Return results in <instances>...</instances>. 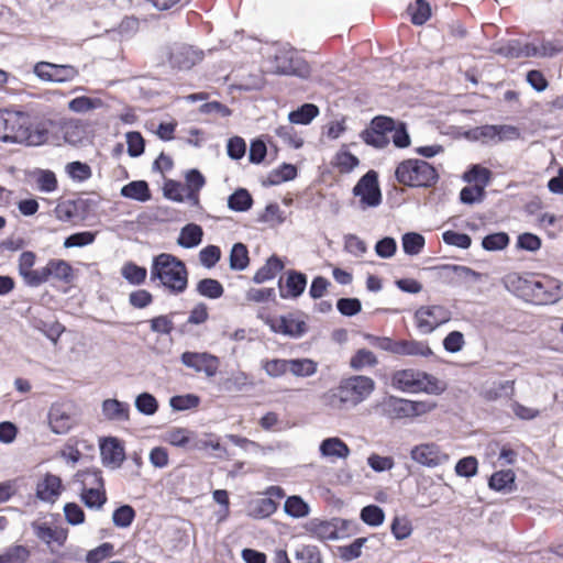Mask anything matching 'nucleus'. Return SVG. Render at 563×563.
Returning <instances> with one entry per match:
<instances>
[{
  "label": "nucleus",
  "mask_w": 563,
  "mask_h": 563,
  "mask_svg": "<svg viewBox=\"0 0 563 563\" xmlns=\"http://www.w3.org/2000/svg\"><path fill=\"white\" fill-rule=\"evenodd\" d=\"M47 130L35 124L24 111L0 109V142L22 146H38L46 142Z\"/></svg>",
  "instance_id": "1"
},
{
  "label": "nucleus",
  "mask_w": 563,
  "mask_h": 563,
  "mask_svg": "<svg viewBox=\"0 0 563 563\" xmlns=\"http://www.w3.org/2000/svg\"><path fill=\"white\" fill-rule=\"evenodd\" d=\"M151 280H158L169 294H183L188 287V271L178 257L161 253L153 258L151 266Z\"/></svg>",
  "instance_id": "2"
},
{
  "label": "nucleus",
  "mask_w": 563,
  "mask_h": 563,
  "mask_svg": "<svg viewBox=\"0 0 563 563\" xmlns=\"http://www.w3.org/2000/svg\"><path fill=\"white\" fill-rule=\"evenodd\" d=\"M375 389L373 378L363 375H354L344 378L339 386L324 395L328 406L334 409H341L345 405L356 406L371 396Z\"/></svg>",
  "instance_id": "3"
},
{
  "label": "nucleus",
  "mask_w": 563,
  "mask_h": 563,
  "mask_svg": "<svg viewBox=\"0 0 563 563\" xmlns=\"http://www.w3.org/2000/svg\"><path fill=\"white\" fill-rule=\"evenodd\" d=\"M391 386L404 393L440 395L445 390V384L427 372L413 368L399 369L391 375Z\"/></svg>",
  "instance_id": "4"
},
{
  "label": "nucleus",
  "mask_w": 563,
  "mask_h": 563,
  "mask_svg": "<svg viewBox=\"0 0 563 563\" xmlns=\"http://www.w3.org/2000/svg\"><path fill=\"white\" fill-rule=\"evenodd\" d=\"M395 177L400 185L413 188H430L439 180L435 167L418 158L400 162L396 167Z\"/></svg>",
  "instance_id": "5"
},
{
  "label": "nucleus",
  "mask_w": 563,
  "mask_h": 563,
  "mask_svg": "<svg viewBox=\"0 0 563 563\" xmlns=\"http://www.w3.org/2000/svg\"><path fill=\"white\" fill-rule=\"evenodd\" d=\"M452 318L451 310L443 305H423L413 313V322L422 334H430Z\"/></svg>",
  "instance_id": "6"
},
{
  "label": "nucleus",
  "mask_w": 563,
  "mask_h": 563,
  "mask_svg": "<svg viewBox=\"0 0 563 563\" xmlns=\"http://www.w3.org/2000/svg\"><path fill=\"white\" fill-rule=\"evenodd\" d=\"M395 129V120L386 115L374 117L369 125L360 134L362 141L375 148H385L389 144L388 133Z\"/></svg>",
  "instance_id": "7"
},
{
  "label": "nucleus",
  "mask_w": 563,
  "mask_h": 563,
  "mask_svg": "<svg viewBox=\"0 0 563 563\" xmlns=\"http://www.w3.org/2000/svg\"><path fill=\"white\" fill-rule=\"evenodd\" d=\"M410 457L419 465L434 468L450 461V454L435 442H424L412 446Z\"/></svg>",
  "instance_id": "8"
},
{
  "label": "nucleus",
  "mask_w": 563,
  "mask_h": 563,
  "mask_svg": "<svg viewBox=\"0 0 563 563\" xmlns=\"http://www.w3.org/2000/svg\"><path fill=\"white\" fill-rule=\"evenodd\" d=\"M275 71L282 75L307 77L310 74L309 64L294 49L279 51L274 58Z\"/></svg>",
  "instance_id": "9"
},
{
  "label": "nucleus",
  "mask_w": 563,
  "mask_h": 563,
  "mask_svg": "<svg viewBox=\"0 0 563 563\" xmlns=\"http://www.w3.org/2000/svg\"><path fill=\"white\" fill-rule=\"evenodd\" d=\"M563 297V283L550 276L534 279L530 302L534 305L554 303Z\"/></svg>",
  "instance_id": "10"
},
{
  "label": "nucleus",
  "mask_w": 563,
  "mask_h": 563,
  "mask_svg": "<svg viewBox=\"0 0 563 563\" xmlns=\"http://www.w3.org/2000/svg\"><path fill=\"white\" fill-rule=\"evenodd\" d=\"M353 195L361 198L360 202L363 208L377 207L382 202L377 173L368 170L363 175L354 186Z\"/></svg>",
  "instance_id": "11"
},
{
  "label": "nucleus",
  "mask_w": 563,
  "mask_h": 563,
  "mask_svg": "<svg viewBox=\"0 0 563 563\" xmlns=\"http://www.w3.org/2000/svg\"><path fill=\"white\" fill-rule=\"evenodd\" d=\"M265 497L251 504L250 516L255 519H265L275 514L280 500L286 496L285 490L277 485L268 486L263 493Z\"/></svg>",
  "instance_id": "12"
},
{
  "label": "nucleus",
  "mask_w": 563,
  "mask_h": 563,
  "mask_svg": "<svg viewBox=\"0 0 563 563\" xmlns=\"http://www.w3.org/2000/svg\"><path fill=\"white\" fill-rule=\"evenodd\" d=\"M33 71L42 80L56 82L70 81L79 75L75 66L58 65L48 62L36 63Z\"/></svg>",
  "instance_id": "13"
},
{
  "label": "nucleus",
  "mask_w": 563,
  "mask_h": 563,
  "mask_svg": "<svg viewBox=\"0 0 563 563\" xmlns=\"http://www.w3.org/2000/svg\"><path fill=\"white\" fill-rule=\"evenodd\" d=\"M48 424L56 434L69 432L77 424L71 406L64 402L53 404L48 410Z\"/></svg>",
  "instance_id": "14"
},
{
  "label": "nucleus",
  "mask_w": 563,
  "mask_h": 563,
  "mask_svg": "<svg viewBox=\"0 0 563 563\" xmlns=\"http://www.w3.org/2000/svg\"><path fill=\"white\" fill-rule=\"evenodd\" d=\"M180 358L185 366L197 373H203L207 377H213L219 372L220 360L210 353L187 351L181 354Z\"/></svg>",
  "instance_id": "15"
},
{
  "label": "nucleus",
  "mask_w": 563,
  "mask_h": 563,
  "mask_svg": "<svg viewBox=\"0 0 563 563\" xmlns=\"http://www.w3.org/2000/svg\"><path fill=\"white\" fill-rule=\"evenodd\" d=\"M74 276V268L67 261L52 258L41 268L40 286L47 283L49 278L69 284Z\"/></svg>",
  "instance_id": "16"
},
{
  "label": "nucleus",
  "mask_w": 563,
  "mask_h": 563,
  "mask_svg": "<svg viewBox=\"0 0 563 563\" xmlns=\"http://www.w3.org/2000/svg\"><path fill=\"white\" fill-rule=\"evenodd\" d=\"M536 276L512 272L504 277L506 288L526 301L531 300Z\"/></svg>",
  "instance_id": "17"
},
{
  "label": "nucleus",
  "mask_w": 563,
  "mask_h": 563,
  "mask_svg": "<svg viewBox=\"0 0 563 563\" xmlns=\"http://www.w3.org/2000/svg\"><path fill=\"white\" fill-rule=\"evenodd\" d=\"M202 59V53L188 45L174 47L168 57L170 66L178 70H188Z\"/></svg>",
  "instance_id": "18"
},
{
  "label": "nucleus",
  "mask_w": 563,
  "mask_h": 563,
  "mask_svg": "<svg viewBox=\"0 0 563 563\" xmlns=\"http://www.w3.org/2000/svg\"><path fill=\"white\" fill-rule=\"evenodd\" d=\"M34 534L37 539L47 544L52 552H55V548H62L66 540L68 532L62 527H51L47 523H33L32 525Z\"/></svg>",
  "instance_id": "19"
},
{
  "label": "nucleus",
  "mask_w": 563,
  "mask_h": 563,
  "mask_svg": "<svg viewBox=\"0 0 563 563\" xmlns=\"http://www.w3.org/2000/svg\"><path fill=\"white\" fill-rule=\"evenodd\" d=\"M64 489L59 476L47 473L36 484V497L45 503L54 504Z\"/></svg>",
  "instance_id": "20"
},
{
  "label": "nucleus",
  "mask_w": 563,
  "mask_h": 563,
  "mask_svg": "<svg viewBox=\"0 0 563 563\" xmlns=\"http://www.w3.org/2000/svg\"><path fill=\"white\" fill-rule=\"evenodd\" d=\"M37 256L33 251H23L18 260V272L23 282L30 287L40 286L41 268L34 269Z\"/></svg>",
  "instance_id": "21"
},
{
  "label": "nucleus",
  "mask_w": 563,
  "mask_h": 563,
  "mask_svg": "<svg viewBox=\"0 0 563 563\" xmlns=\"http://www.w3.org/2000/svg\"><path fill=\"white\" fill-rule=\"evenodd\" d=\"M307 286V276L303 273L290 269L286 273L285 283L279 280V294L284 299L299 297Z\"/></svg>",
  "instance_id": "22"
},
{
  "label": "nucleus",
  "mask_w": 563,
  "mask_h": 563,
  "mask_svg": "<svg viewBox=\"0 0 563 563\" xmlns=\"http://www.w3.org/2000/svg\"><path fill=\"white\" fill-rule=\"evenodd\" d=\"M271 328L276 333L289 335L291 338H299L303 335L307 330V323L303 320L295 318L292 314L280 316L274 320Z\"/></svg>",
  "instance_id": "23"
},
{
  "label": "nucleus",
  "mask_w": 563,
  "mask_h": 563,
  "mask_svg": "<svg viewBox=\"0 0 563 563\" xmlns=\"http://www.w3.org/2000/svg\"><path fill=\"white\" fill-rule=\"evenodd\" d=\"M439 269L451 284H459L467 280H478L481 274L463 265H442Z\"/></svg>",
  "instance_id": "24"
},
{
  "label": "nucleus",
  "mask_w": 563,
  "mask_h": 563,
  "mask_svg": "<svg viewBox=\"0 0 563 563\" xmlns=\"http://www.w3.org/2000/svg\"><path fill=\"white\" fill-rule=\"evenodd\" d=\"M319 451L323 457L329 459H346L351 453L349 445L338 437L324 439Z\"/></svg>",
  "instance_id": "25"
},
{
  "label": "nucleus",
  "mask_w": 563,
  "mask_h": 563,
  "mask_svg": "<svg viewBox=\"0 0 563 563\" xmlns=\"http://www.w3.org/2000/svg\"><path fill=\"white\" fill-rule=\"evenodd\" d=\"M100 450L104 463L120 466L125 459L124 448L117 438L106 440Z\"/></svg>",
  "instance_id": "26"
},
{
  "label": "nucleus",
  "mask_w": 563,
  "mask_h": 563,
  "mask_svg": "<svg viewBox=\"0 0 563 563\" xmlns=\"http://www.w3.org/2000/svg\"><path fill=\"white\" fill-rule=\"evenodd\" d=\"M516 474L512 470H500L492 474L488 481L490 489L510 493L516 488Z\"/></svg>",
  "instance_id": "27"
},
{
  "label": "nucleus",
  "mask_w": 563,
  "mask_h": 563,
  "mask_svg": "<svg viewBox=\"0 0 563 563\" xmlns=\"http://www.w3.org/2000/svg\"><path fill=\"white\" fill-rule=\"evenodd\" d=\"M515 394V380H505L500 383H493L492 385L485 384L479 396L486 401H494L500 398L503 395Z\"/></svg>",
  "instance_id": "28"
},
{
  "label": "nucleus",
  "mask_w": 563,
  "mask_h": 563,
  "mask_svg": "<svg viewBox=\"0 0 563 563\" xmlns=\"http://www.w3.org/2000/svg\"><path fill=\"white\" fill-rule=\"evenodd\" d=\"M284 269V263L277 255H272L260 267L253 276V280L256 284H262L267 280L275 278V276Z\"/></svg>",
  "instance_id": "29"
},
{
  "label": "nucleus",
  "mask_w": 563,
  "mask_h": 563,
  "mask_svg": "<svg viewBox=\"0 0 563 563\" xmlns=\"http://www.w3.org/2000/svg\"><path fill=\"white\" fill-rule=\"evenodd\" d=\"M130 408L126 402L117 399H106L102 402V413L108 420H129Z\"/></svg>",
  "instance_id": "30"
},
{
  "label": "nucleus",
  "mask_w": 563,
  "mask_h": 563,
  "mask_svg": "<svg viewBox=\"0 0 563 563\" xmlns=\"http://www.w3.org/2000/svg\"><path fill=\"white\" fill-rule=\"evenodd\" d=\"M75 482L80 485V489L104 487L102 472L99 468H86L77 472Z\"/></svg>",
  "instance_id": "31"
},
{
  "label": "nucleus",
  "mask_w": 563,
  "mask_h": 563,
  "mask_svg": "<svg viewBox=\"0 0 563 563\" xmlns=\"http://www.w3.org/2000/svg\"><path fill=\"white\" fill-rule=\"evenodd\" d=\"M433 354L427 342L417 340H399L400 356H423L429 357Z\"/></svg>",
  "instance_id": "32"
},
{
  "label": "nucleus",
  "mask_w": 563,
  "mask_h": 563,
  "mask_svg": "<svg viewBox=\"0 0 563 563\" xmlns=\"http://www.w3.org/2000/svg\"><path fill=\"white\" fill-rule=\"evenodd\" d=\"M202 236V228L196 223H189L181 229L177 243L185 249H192L201 243Z\"/></svg>",
  "instance_id": "33"
},
{
  "label": "nucleus",
  "mask_w": 563,
  "mask_h": 563,
  "mask_svg": "<svg viewBox=\"0 0 563 563\" xmlns=\"http://www.w3.org/2000/svg\"><path fill=\"white\" fill-rule=\"evenodd\" d=\"M383 408L390 419L411 418L408 399L390 397L384 402Z\"/></svg>",
  "instance_id": "34"
},
{
  "label": "nucleus",
  "mask_w": 563,
  "mask_h": 563,
  "mask_svg": "<svg viewBox=\"0 0 563 563\" xmlns=\"http://www.w3.org/2000/svg\"><path fill=\"white\" fill-rule=\"evenodd\" d=\"M80 500L90 509L100 510L108 500L106 487L80 489Z\"/></svg>",
  "instance_id": "35"
},
{
  "label": "nucleus",
  "mask_w": 563,
  "mask_h": 563,
  "mask_svg": "<svg viewBox=\"0 0 563 563\" xmlns=\"http://www.w3.org/2000/svg\"><path fill=\"white\" fill-rule=\"evenodd\" d=\"M177 314H179L178 311H170L169 313L152 318L148 321L151 331L159 335H170L175 329L174 318Z\"/></svg>",
  "instance_id": "36"
},
{
  "label": "nucleus",
  "mask_w": 563,
  "mask_h": 563,
  "mask_svg": "<svg viewBox=\"0 0 563 563\" xmlns=\"http://www.w3.org/2000/svg\"><path fill=\"white\" fill-rule=\"evenodd\" d=\"M121 195L125 198L135 199L137 201H147L151 198L150 188L146 181L136 180L123 186Z\"/></svg>",
  "instance_id": "37"
},
{
  "label": "nucleus",
  "mask_w": 563,
  "mask_h": 563,
  "mask_svg": "<svg viewBox=\"0 0 563 563\" xmlns=\"http://www.w3.org/2000/svg\"><path fill=\"white\" fill-rule=\"evenodd\" d=\"M3 563H26L31 558V550L26 545L12 544L1 554Z\"/></svg>",
  "instance_id": "38"
},
{
  "label": "nucleus",
  "mask_w": 563,
  "mask_h": 563,
  "mask_svg": "<svg viewBox=\"0 0 563 563\" xmlns=\"http://www.w3.org/2000/svg\"><path fill=\"white\" fill-rule=\"evenodd\" d=\"M230 268L233 271H243L250 264L249 250L245 244L239 242L233 244L230 252Z\"/></svg>",
  "instance_id": "39"
},
{
  "label": "nucleus",
  "mask_w": 563,
  "mask_h": 563,
  "mask_svg": "<svg viewBox=\"0 0 563 563\" xmlns=\"http://www.w3.org/2000/svg\"><path fill=\"white\" fill-rule=\"evenodd\" d=\"M288 372L296 377H309L317 373L318 364L310 358L289 360Z\"/></svg>",
  "instance_id": "40"
},
{
  "label": "nucleus",
  "mask_w": 563,
  "mask_h": 563,
  "mask_svg": "<svg viewBox=\"0 0 563 563\" xmlns=\"http://www.w3.org/2000/svg\"><path fill=\"white\" fill-rule=\"evenodd\" d=\"M197 292L209 299H219L223 296L224 288L222 284L213 278H203L197 283Z\"/></svg>",
  "instance_id": "41"
},
{
  "label": "nucleus",
  "mask_w": 563,
  "mask_h": 563,
  "mask_svg": "<svg viewBox=\"0 0 563 563\" xmlns=\"http://www.w3.org/2000/svg\"><path fill=\"white\" fill-rule=\"evenodd\" d=\"M319 114V108L313 103H305L288 115L295 124H309Z\"/></svg>",
  "instance_id": "42"
},
{
  "label": "nucleus",
  "mask_w": 563,
  "mask_h": 563,
  "mask_svg": "<svg viewBox=\"0 0 563 563\" xmlns=\"http://www.w3.org/2000/svg\"><path fill=\"white\" fill-rule=\"evenodd\" d=\"M195 438V432L186 429V428H172L166 432L165 441L173 446L177 448H186L188 446L192 439Z\"/></svg>",
  "instance_id": "43"
},
{
  "label": "nucleus",
  "mask_w": 563,
  "mask_h": 563,
  "mask_svg": "<svg viewBox=\"0 0 563 563\" xmlns=\"http://www.w3.org/2000/svg\"><path fill=\"white\" fill-rule=\"evenodd\" d=\"M285 512L292 518H303L309 515V505L297 495L286 498L284 504Z\"/></svg>",
  "instance_id": "44"
},
{
  "label": "nucleus",
  "mask_w": 563,
  "mask_h": 563,
  "mask_svg": "<svg viewBox=\"0 0 563 563\" xmlns=\"http://www.w3.org/2000/svg\"><path fill=\"white\" fill-rule=\"evenodd\" d=\"M408 12L411 16L412 24L422 25L431 16V7L426 0H416L415 3L408 7Z\"/></svg>",
  "instance_id": "45"
},
{
  "label": "nucleus",
  "mask_w": 563,
  "mask_h": 563,
  "mask_svg": "<svg viewBox=\"0 0 563 563\" xmlns=\"http://www.w3.org/2000/svg\"><path fill=\"white\" fill-rule=\"evenodd\" d=\"M186 197L189 199L198 200V192L205 186L206 180L203 175L198 169H190L186 174Z\"/></svg>",
  "instance_id": "46"
},
{
  "label": "nucleus",
  "mask_w": 563,
  "mask_h": 563,
  "mask_svg": "<svg viewBox=\"0 0 563 563\" xmlns=\"http://www.w3.org/2000/svg\"><path fill=\"white\" fill-rule=\"evenodd\" d=\"M332 164L341 174H347L360 164V159L351 152L342 150L335 154Z\"/></svg>",
  "instance_id": "47"
},
{
  "label": "nucleus",
  "mask_w": 563,
  "mask_h": 563,
  "mask_svg": "<svg viewBox=\"0 0 563 563\" xmlns=\"http://www.w3.org/2000/svg\"><path fill=\"white\" fill-rule=\"evenodd\" d=\"M253 199L246 189L240 188L230 195L228 206L233 211L243 212L252 207Z\"/></svg>",
  "instance_id": "48"
},
{
  "label": "nucleus",
  "mask_w": 563,
  "mask_h": 563,
  "mask_svg": "<svg viewBox=\"0 0 563 563\" xmlns=\"http://www.w3.org/2000/svg\"><path fill=\"white\" fill-rule=\"evenodd\" d=\"M122 276L132 285H141L145 282L147 271L133 262H128L122 266Z\"/></svg>",
  "instance_id": "49"
},
{
  "label": "nucleus",
  "mask_w": 563,
  "mask_h": 563,
  "mask_svg": "<svg viewBox=\"0 0 563 563\" xmlns=\"http://www.w3.org/2000/svg\"><path fill=\"white\" fill-rule=\"evenodd\" d=\"M377 363L376 355L367 349L357 350L350 360V366L355 371H360L364 367H373Z\"/></svg>",
  "instance_id": "50"
},
{
  "label": "nucleus",
  "mask_w": 563,
  "mask_h": 563,
  "mask_svg": "<svg viewBox=\"0 0 563 563\" xmlns=\"http://www.w3.org/2000/svg\"><path fill=\"white\" fill-rule=\"evenodd\" d=\"M262 369L265 371V373L273 378H277L280 376H284L286 373H288L289 367V360H283V358H272V360H263L261 362Z\"/></svg>",
  "instance_id": "51"
},
{
  "label": "nucleus",
  "mask_w": 563,
  "mask_h": 563,
  "mask_svg": "<svg viewBox=\"0 0 563 563\" xmlns=\"http://www.w3.org/2000/svg\"><path fill=\"white\" fill-rule=\"evenodd\" d=\"M136 516L134 508L130 505H122L112 514L113 525L118 528H128L132 525Z\"/></svg>",
  "instance_id": "52"
},
{
  "label": "nucleus",
  "mask_w": 563,
  "mask_h": 563,
  "mask_svg": "<svg viewBox=\"0 0 563 563\" xmlns=\"http://www.w3.org/2000/svg\"><path fill=\"white\" fill-rule=\"evenodd\" d=\"M54 212L59 221H73L79 214L78 203L74 200L62 201L55 207Z\"/></svg>",
  "instance_id": "53"
},
{
  "label": "nucleus",
  "mask_w": 563,
  "mask_h": 563,
  "mask_svg": "<svg viewBox=\"0 0 563 563\" xmlns=\"http://www.w3.org/2000/svg\"><path fill=\"white\" fill-rule=\"evenodd\" d=\"M65 170L71 179L77 181H85L92 175L90 166L79 161L68 163Z\"/></svg>",
  "instance_id": "54"
},
{
  "label": "nucleus",
  "mask_w": 563,
  "mask_h": 563,
  "mask_svg": "<svg viewBox=\"0 0 563 563\" xmlns=\"http://www.w3.org/2000/svg\"><path fill=\"white\" fill-rule=\"evenodd\" d=\"M114 555V545L110 542H104L99 547L89 550L86 554L87 563H101L106 559Z\"/></svg>",
  "instance_id": "55"
},
{
  "label": "nucleus",
  "mask_w": 563,
  "mask_h": 563,
  "mask_svg": "<svg viewBox=\"0 0 563 563\" xmlns=\"http://www.w3.org/2000/svg\"><path fill=\"white\" fill-rule=\"evenodd\" d=\"M424 246V238L415 232L406 233L402 236V249L406 254L417 255Z\"/></svg>",
  "instance_id": "56"
},
{
  "label": "nucleus",
  "mask_w": 563,
  "mask_h": 563,
  "mask_svg": "<svg viewBox=\"0 0 563 563\" xmlns=\"http://www.w3.org/2000/svg\"><path fill=\"white\" fill-rule=\"evenodd\" d=\"M509 236L505 232H497L486 235L482 241V246L486 251H500L508 246Z\"/></svg>",
  "instance_id": "57"
},
{
  "label": "nucleus",
  "mask_w": 563,
  "mask_h": 563,
  "mask_svg": "<svg viewBox=\"0 0 563 563\" xmlns=\"http://www.w3.org/2000/svg\"><path fill=\"white\" fill-rule=\"evenodd\" d=\"M309 531L320 540H333L338 537L335 527L328 521L311 522Z\"/></svg>",
  "instance_id": "58"
},
{
  "label": "nucleus",
  "mask_w": 563,
  "mask_h": 563,
  "mask_svg": "<svg viewBox=\"0 0 563 563\" xmlns=\"http://www.w3.org/2000/svg\"><path fill=\"white\" fill-rule=\"evenodd\" d=\"M295 556L301 563H322L319 548L312 544H306L297 549Z\"/></svg>",
  "instance_id": "59"
},
{
  "label": "nucleus",
  "mask_w": 563,
  "mask_h": 563,
  "mask_svg": "<svg viewBox=\"0 0 563 563\" xmlns=\"http://www.w3.org/2000/svg\"><path fill=\"white\" fill-rule=\"evenodd\" d=\"M361 519L368 526L377 527L384 522L385 514L380 507L368 505L361 510Z\"/></svg>",
  "instance_id": "60"
},
{
  "label": "nucleus",
  "mask_w": 563,
  "mask_h": 563,
  "mask_svg": "<svg viewBox=\"0 0 563 563\" xmlns=\"http://www.w3.org/2000/svg\"><path fill=\"white\" fill-rule=\"evenodd\" d=\"M97 233L90 231H82L70 234L64 241V246L69 247H82L92 244L96 240Z\"/></svg>",
  "instance_id": "61"
},
{
  "label": "nucleus",
  "mask_w": 563,
  "mask_h": 563,
  "mask_svg": "<svg viewBox=\"0 0 563 563\" xmlns=\"http://www.w3.org/2000/svg\"><path fill=\"white\" fill-rule=\"evenodd\" d=\"M135 407L141 413L152 416L157 411L158 402L153 395L143 393L136 397Z\"/></svg>",
  "instance_id": "62"
},
{
  "label": "nucleus",
  "mask_w": 563,
  "mask_h": 563,
  "mask_svg": "<svg viewBox=\"0 0 563 563\" xmlns=\"http://www.w3.org/2000/svg\"><path fill=\"white\" fill-rule=\"evenodd\" d=\"M442 240L445 244L456 246L460 249H468L472 244V239L466 233H460L453 230L443 232Z\"/></svg>",
  "instance_id": "63"
},
{
  "label": "nucleus",
  "mask_w": 563,
  "mask_h": 563,
  "mask_svg": "<svg viewBox=\"0 0 563 563\" xmlns=\"http://www.w3.org/2000/svg\"><path fill=\"white\" fill-rule=\"evenodd\" d=\"M478 462L475 456H466L457 461L455 473L461 477H472L477 474Z\"/></svg>",
  "instance_id": "64"
}]
</instances>
